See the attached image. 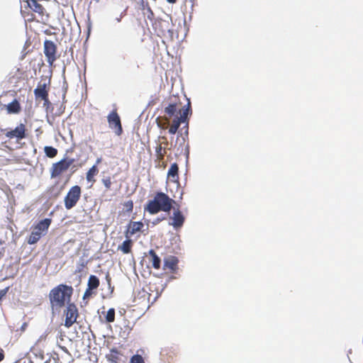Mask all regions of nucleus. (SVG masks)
I'll use <instances>...</instances> for the list:
<instances>
[{
	"label": "nucleus",
	"mask_w": 363,
	"mask_h": 363,
	"mask_svg": "<svg viewBox=\"0 0 363 363\" xmlns=\"http://www.w3.org/2000/svg\"><path fill=\"white\" fill-rule=\"evenodd\" d=\"M174 201L163 192H157L154 199L150 200L145 207V210L150 214H156L160 211L169 212Z\"/></svg>",
	"instance_id": "nucleus-1"
},
{
	"label": "nucleus",
	"mask_w": 363,
	"mask_h": 363,
	"mask_svg": "<svg viewBox=\"0 0 363 363\" xmlns=\"http://www.w3.org/2000/svg\"><path fill=\"white\" fill-rule=\"evenodd\" d=\"M72 293V287L65 284H60L52 289L49 294L52 307L61 308L64 306L65 302H69Z\"/></svg>",
	"instance_id": "nucleus-2"
},
{
	"label": "nucleus",
	"mask_w": 363,
	"mask_h": 363,
	"mask_svg": "<svg viewBox=\"0 0 363 363\" xmlns=\"http://www.w3.org/2000/svg\"><path fill=\"white\" fill-rule=\"evenodd\" d=\"M51 223V219L45 218L40 220L30 233L28 242L30 245L36 243L42 235H45Z\"/></svg>",
	"instance_id": "nucleus-3"
},
{
	"label": "nucleus",
	"mask_w": 363,
	"mask_h": 363,
	"mask_svg": "<svg viewBox=\"0 0 363 363\" xmlns=\"http://www.w3.org/2000/svg\"><path fill=\"white\" fill-rule=\"evenodd\" d=\"M81 195V189L76 185L72 186L65 197V206L67 210L72 208L78 202Z\"/></svg>",
	"instance_id": "nucleus-4"
},
{
	"label": "nucleus",
	"mask_w": 363,
	"mask_h": 363,
	"mask_svg": "<svg viewBox=\"0 0 363 363\" xmlns=\"http://www.w3.org/2000/svg\"><path fill=\"white\" fill-rule=\"evenodd\" d=\"M74 162L73 159H63L58 162L54 163L51 169V177H55L66 171Z\"/></svg>",
	"instance_id": "nucleus-5"
},
{
	"label": "nucleus",
	"mask_w": 363,
	"mask_h": 363,
	"mask_svg": "<svg viewBox=\"0 0 363 363\" xmlns=\"http://www.w3.org/2000/svg\"><path fill=\"white\" fill-rule=\"evenodd\" d=\"M56 51L57 47L52 40H45L44 53L47 58V62L50 66H52L54 62L56 60Z\"/></svg>",
	"instance_id": "nucleus-6"
},
{
	"label": "nucleus",
	"mask_w": 363,
	"mask_h": 363,
	"mask_svg": "<svg viewBox=\"0 0 363 363\" xmlns=\"http://www.w3.org/2000/svg\"><path fill=\"white\" fill-rule=\"evenodd\" d=\"M107 119L110 128L114 130V132L117 135H120L122 133L123 130L121 119L118 113L116 111H112L108 114Z\"/></svg>",
	"instance_id": "nucleus-7"
},
{
	"label": "nucleus",
	"mask_w": 363,
	"mask_h": 363,
	"mask_svg": "<svg viewBox=\"0 0 363 363\" xmlns=\"http://www.w3.org/2000/svg\"><path fill=\"white\" fill-rule=\"evenodd\" d=\"M65 325L69 328L76 321L77 317V309L74 304L69 303L65 311Z\"/></svg>",
	"instance_id": "nucleus-8"
},
{
	"label": "nucleus",
	"mask_w": 363,
	"mask_h": 363,
	"mask_svg": "<svg viewBox=\"0 0 363 363\" xmlns=\"http://www.w3.org/2000/svg\"><path fill=\"white\" fill-rule=\"evenodd\" d=\"M170 218L172 220V222L169 224L172 225L174 229L181 228L185 220L184 215L178 208H174L172 216Z\"/></svg>",
	"instance_id": "nucleus-9"
},
{
	"label": "nucleus",
	"mask_w": 363,
	"mask_h": 363,
	"mask_svg": "<svg viewBox=\"0 0 363 363\" xmlns=\"http://www.w3.org/2000/svg\"><path fill=\"white\" fill-rule=\"evenodd\" d=\"M25 130V125L23 123H21L14 130L8 131L6 133V136L9 138L21 140L26 137Z\"/></svg>",
	"instance_id": "nucleus-10"
},
{
	"label": "nucleus",
	"mask_w": 363,
	"mask_h": 363,
	"mask_svg": "<svg viewBox=\"0 0 363 363\" xmlns=\"http://www.w3.org/2000/svg\"><path fill=\"white\" fill-rule=\"evenodd\" d=\"M34 94L36 98H40L45 101V103L48 102V94L46 90V84H40L36 89H34Z\"/></svg>",
	"instance_id": "nucleus-11"
},
{
	"label": "nucleus",
	"mask_w": 363,
	"mask_h": 363,
	"mask_svg": "<svg viewBox=\"0 0 363 363\" xmlns=\"http://www.w3.org/2000/svg\"><path fill=\"white\" fill-rule=\"evenodd\" d=\"M143 227V223L142 222H130L125 233L126 238H129L137 232L140 231Z\"/></svg>",
	"instance_id": "nucleus-12"
},
{
	"label": "nucleus",
	"mask_w": 363,
	"mask_h": 363,
	"mask_svg": "<svg viewBox=\"0 0 363 363\" xmlns=\"http://www.w3.org/2000/svg\"><path fill=\"white\" fill-rule=\"evenodd\" d=\"M178 258L174 256H169L164 260V267L171 271H174L177 269L178 264Z\"/></svg>",
	"instance_id": "nucleus-13"
},
{
	"label": "nucleus",
	"mask_w": 363,
	"mask_h": 363,
	"mask_svg": "<svg viewBox=\"0 0 363 363\" xmlns=\"http://www.w3.org/2000/svg\"><path fill=\"white\" fill-rule=\"evenodd\" d=\"M179 167L177 163L172 164L167 172V177L172 182H177L178 179Z\"/></svg>",
	"instance_id": "nucleus-14"
},
{
	"label": "nucleus",
	"mask_w": 363,
	"mask_h": 363,
	"mask_svg": "<svg viewBox=\"0 0 363 363\" xmlns=\"http://www.w3.org/2000/svg\"><path fill=\"white\" fill-rule=\"evenodd\" d=\"M191 113V105L190 101H189L186 106H184L182 109V113H181L179 118H177L181 123H184L186 121L189 115Z\"/></svg>",
	"instance_id": "nucleus-15"
},
{
	"label": "nucleus",
	"mask_w": 363,
	"mask_h": 363,
	"mask_svg": "<svg viewBox=\"0 0 363 363\" xmlns=\"http://www.w3.org/2000/svg\"><path fill=\"white\" fill-rule=\"evenodd\" d=\"M28 6L35 12L42 13L43 7L40 4L37 0H26Z\"/></svg>",
	"instance_id": "nucleus-16"
},
{
	"label": "nucleus",
	"mask_w": 363,
	"mask_h": 363,
	"mask_svg": "<svg viewBox=\"0 0 363 363\" xmlns=\"http://www.w3.org/2000/svg\"><path fill=\"white\" fill-rule=\"evenodd\" d=\"M149 254L152 257V264L155 269H159L160 267V259L156 255L155 252L153 250H150L149 251Z\"/></svg>",
	"instance_id": "nucleus-17"
},
{
	"label": "nucleus",
	"mask_w": 363,
	"mask_h": 363,
	"mask_svg": "<svg viewBox=\"0 0 363 363\" xmlns=\"http://www.w3.org/2000/svg\"><path fill=\"white\" fill-rule=\"evenodd\" d=\"M7 110L9 113H16L20 111V104L17 100H13L9 103L7 106Z\"/></svg>",
	"instance_id": "nucleus-18"
},
{
	"label": "nucleus",
	"mask_w": 363,
	"mask_h": 363,
	"mask_svg": "<svg viewBox=\"0 0 363 363\" xmlns=\"http://www.w3.org/2000/svg\"><path fill=\"white\" fill-rule=\"evenodd\" d=\"M99 279L94 275H91L88 280V288L89 289L94 290L96 289L99 286Z\"/></svg>",
	"instance_id": "nucleus-19"
},
{
	"label": "nucleus",
	"mask_w": 363,
	"mask_h": 363,
	"mask_svg": "<svg viewBox=\"0 0 363 363\" xmlns=\"http://www.w3.org/2000/svg\"><path fill=\"white\" fill-rule=\"evenodd\" d=\"M131 245L132 240L127 239L123 242L122 245L118 247V249L121 250L124 254H128L130 252Z\"/></svg>",
	"instance_id": "nucleus-20"
},
{
	"label": "nucleus",
	"mask_w": 363,
	"mask_h": 363,
	"mask_svg": "<svg viewBox=\"0 0 363 363\" xmlns=\"http://www.w3.org/2000/svg\"><path fill=\"white\" fill-rule=\"evenodd\" d=\"M99 170L96 164L93 165L86 173V179L88 182H94V177L98 173Z\"/></svg>",
	"instance_id": "nucleus-21"
},
{
	"label": "nucleus",
	"mask_w": 363,
	"mask_h": 363,
	"mask_svg": "<svg viewBox=\"0 0 363 363\" xmlns=\"http://www.w3.org/2000/svg\"><path fill=\"white\" fill-rule=\"evenodd\" d=\"M44 151L46 156L50 158L55 157L57 154V149L51 146H45L44 147Z\"/></svg>",
	"instance_id": "nucleus-22"
},
{
	"label": "nucleus",
	"mask_w": 363,
	"mask_h": 363,
	"mask_svg": "<svg viewBox=\"0 0 363 363\" xmlns=\"http://www.w3.org/2000/svg\"><path fill=\"white\" fill-rule=\"evenodd\" d=\"M181 123H182L177 118L174 119L169 129V133L172 135L175 134L177 132Z\"/></svg>",
	"instance_id": "nucleus-23"
},
{
	"label": "nucleus",
	"mask_w": 363,
	"mask_h": 363,
	"mask_svg": "<svg viewBox=\"0 0 363 363\" xmlns=\"http://www.w3.org/2000/svg\"><path fill=\"white\" fill-rule=\"evenodd\" d=\"M115 320V310L113 308H109L106 315V320L108 323H112Z\"/></svg>",
	"instance_id": "nucleus-24"
},
{
	"label": "nucleus",
	"mask_w": 363,
	"mask_h": 363,
	"mask_svg": "<svg viewBox=\"0 0 363 363\" xmlns=\"http://www.w3.org/2000/svg\"><path fill=\"white\" fill-rule=\"evenodd\" d=\"M177 108L176 105L174 104H169L167 107L165 108L164 112L168 114L169 116H172L176 113Z\"/></svg>",
	"instance_id": "nucleus-25"
},
{
	"label": "nucleus",
	"mask_w": 363,
	"mask_h": 363,
	"mask_svg": "<svg viewBox=\"0 0 363 363\" xmlns=\"http://www.w3.org/2000/svg\"><path fill=\"white\" fill-rule=\"evenodd\" d=\"M130 363H145V361L141 355L135 354L130 358Z\"/></svg>",
	"instance_id": "nucleus-26"
},
{
	"label": "nucleus",
	"mask_w": 363,
	"mask_h": 363,
	"mask_svg": "<svg viewBox=\"0 0 363 363\" xmlns=\"http://www.w3.org/2000/svg\"><path fill=\"white\" fill-rule=\"evenodd\" d=\"M102 183L104 184V185L105 186V187L107 189H110V187L111 186V178L110 177H107V178L102 179Z\"/></svg>",
	"instance_id": "nucleus-27"
},
{
	"label": "nucleus",
	"mask_w": 363,
	"mask_h": 363,
	"mask_svg": "<svg viewBox=\"0 0 363 363\" xmlns=\"http://www.w3.org/2000/svg\"><path fill=\"white\" fill-rule=\"evenodd\" d=\"M91 295V289H89V288L85 291L83 298H86L87 297H89Z\"/></svg>",
	"instance_id": "nucleus-28"
},
{
	"label": "nucleus",
	"mask_w": 363,
	"mask_h": 363,
	"mask_svg": "<svg viewBox=\"0 0 363 363\" xmlns=\"http://www.w3.org/2000/svg\"><path fill=\"white\" fill-rule=\"evenodd\" d=\"M125 206L128 208L129 211H132L133 209V202L128 201L126 203Z\"/></svg>",
	"instance_id": "nucleus-29"
},
{
	"label": "nucleus",
	"mask_w": 363,
	"mask_h": 363,
	"mask_svg": "<svg viewBox=\"0 0 363 363\" xmlns=\"http://www.w3.org/2000/svg\"><path fill=\"white\" fill-rule=\"evenodd\" d=\"M121 18H122V14H121L118 17H117L116 18V21L119 23L121 21Z\"/></svg>",
	"instance_id": "nucleus-30"
},
{
	"label": "nucleus",
	"mask_w": 363,
	"mask_h": 363,
	"mask_svg": "<svg viewBox=\"0 0 363 363\" xmlns=\"http://www.w3.org/2000/svg\"><path fill=\"white\" fill-rule=\"evenodd\" d=\"M101 162V158H98L96 161V165H97L98 164H99L100 162Z\"/></svg>",
	"instance_id": "nucleus-31"
},
{
	"label": "nucleus",
	"mask_w": 363,
	"mask_h": 363,
	"mask_svg": "<svg viewBox=\"0 0 363 363\" xmlns=\"http://www.w3.org/2000/svg\"><path fill=\"white\" fill-rule=\"evenodd\" d=\"M161 150H162V147L161 146L157 147V150H156L157 152L159 153L161 151Z\"/></svg>",
	"instance_id": "nucleus-32"
},
{
	"label": "nucleus",
	"mask_w": 363,
	"mask_h": 363,
	"mask_svg": "<svg viewBox=\"0 0 363 363\" xmlns=\"http://www.w3.org/2000/svg\"><path fill=\"white\" fill-rule=\"evenodd\" d=\"M4 359V354L2 352H0V362Z\"/></svg>",
	"instance_id": "nucleus-33"
},
{
	"label": "nucleus",
	"mask_w": 363,
	"mask_h": 363,
	"mask_svg": "<svg viewBox=\"0 0 363 363\" xmlns=\"http://www.w3.org/2000/svg\"><path fill=\"white\" fill-rule=\"evenodd\" d=\"M169 3L174 4L177 0H167Z\"/></svg>",
	"instance_id": "nucleus-34"
},
{
	"label": "nucleus",
	"mask_w": 363,
	"mask_h": 363,
	"mask_svg": "<svg viewBox=\"0 0 363 363\" xmlns=\"http://www.w3.org/2000/svg\"><path fill=\"white\" fill-rule=\"evenodd\" d=\"M111 352L117 353V351L116 350H112Z\"/></svg>",
	"instance_id": "nucleus-35"
}]
</instances>
